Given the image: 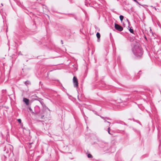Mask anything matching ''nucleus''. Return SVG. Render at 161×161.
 <instances>
[{"label":"nucleus","instance_id":"1","mask_svg":"<svg viewBox=\"0 0 161 161\" xmlns=\"http://www.w3.org/2000/svg\"><path fill=\"white\" fill-rule=\"evenodd\" d=\"M132 50L134 55L137 57L140 58L143 54L142 49L138 43L134 46Z\"/></svg>","mask_w":161,"mask_h":161},{"label":"nucleus","instance_id":"2","mask_svg":"<svg viewBox=\"0 0 161 161\" xmlns=\"http://www.w3.org/2000/svg\"><path fill=\"white\" fill-rule=\"evenodd\" d=\"M35 108L36 110L35 111V113L38 114L41 117V118L42 119L44 116V115L42 114L43 111L39 110L38 111V110L39 109V108L38 106L36 107Z\"/></svg>","mask_w":161,"mask_h":161},{"label":"nucleus","instance_id":"3","mask_svg":"<svg viewBox=\"0 0 161 161\" xmlns=\"http://www.w3.org/2000/svg\"><path fill=\"white\" fill-rule=\"evenodd\" d=\"M114 28L116 30L120 31H122L123 29L122 26L116 23L114 24Z\"/></svg>","mask_w":161,"mask_h":161},{"label":"nucleus","instance_id":"4","mask_svg":"<svg viewBox=\"0 0 161 161\" xmlns=\"http://www.w3.org/2000/svg\"><path fill=\"white\" fill-rule=\"evenodd\" d=\"M73 82L74 87H77L78 86V81L77 78L75 76L73 78Z\"/></svg>","mask_w":161,"mask_h":161},{"label":"nucleus","instance_id":"5","mask_svg":"<svg viewBox=\"0 0 161 161\" xmlns=\"http://www.w3.org/2000/svg\"><path fill=\"white\" fill-rule=\"evenodd\" d=\"M128 29H129V31L131 33L134 34L133 29L131 28H130L129 26H128Z\"/></svg>","mask_w":161,"mask_h":161},{"label":"nucleus","instance_id":"6","mask_svg":"<svg viewBox=\"0 0 161 161\" xmlns=\"http://www.w3.org/2000/svg\"><path fill=\"white\" fill-rule=\"evenodd\" d=\"M124 18V17L122 15H120L119 16V19L121 22H122V21L123 20Z\"/></svg>","mask_w":161,"mask_h":161},{"label":"nucleus","instance_id":"7","mask_svg":"<svg viewBox=\"0 0 161 161\" xmlns=\"http://www.w3.org/2000/svg\"><path fill=\"white\" fill-rule=\"evenodd\" d=\"M26 105H28L31 104V101H24Z\"/></svg>","mask_w":161,"mask_h":161},{"label":"nucleus","instance_id":"8","mask_svg":"<svg viewBox=\"0 0 161 161\" xmlns=\"http://www.w3.org/2000/svg\"><path fill=\"white\" fill-rule=\"evenodd\" d=\"M96 36L98 39H100V34L99 32H97L96 34Z\"/></svg>","mask_w":161,"mask_h":161},{"label":"nucleus","instance_id":"9","mask_svg":"<svg viewBox=\"0 0 161 161\" xmlns=\"http://www.w3.org/2000/svg\"><path fill=\"white\" fill-rule=\"evenodd\" d=\"M25 84L26 86H27L28 85L30 84V83L29 81L27 80L25 82Z\"/></svg>","mask_w":161,"mask_h":161},{"label":"nucleus","instance_id":"10","mask_svg":"<svg viewBox=\"0 0 161 161\" xmlns=\"http://www.w3.org/2000/svg\"><path fill=\"white\" fill-rule=\"evenodd\" d=\"M45 110L47 111H48L49 113H50V110L47 107H45V108H43Z\"/></svg>","mask_w":161,"mask_h":161},{"label":"nucleus","instance_id":"11","mask_svg":"<svg viewBox=\"0 0 161 161\" xmlns=\"http://www.w3.org/2000/svg\"><path fill=\"white\" fill-rule=\"evenodd\" d=\"M110 128L109 127L108 128V133L109 134H111L110 133Z\"/></svg>","mask_w":161,"mask_h":161},{"label":"nucleus","instance_id":"12","mask_svg":"<svg viewBox=\"0 0 161 161\" xmlns=\"http://www.w3.org/2000/svg\"><path fill=\"white\" fill-rule=\"evenodd\" d=\"M87 157L88 158H91L92 157V155L90 154H88L87 155Z\"/></svg>","mask_w":161,"mask_h":161},{"label":"nucleus","instance_id":"13","mask_svg":"<svg viewBox=\"0 0 161 161\" xmlns=\"http://www.w3.org/2000/svg\"><path fill=\"white\" fill-rule=\"evenodd\" d=\"M3 93H6V90H3Z\"/></svg>","mask_w":161,"mask_h":161},{"label":"nucleus","instance_id":"14","mask_svg":"<svg viewBox=\"0 0 161 161\" xmlns=\"http://www.w3.org/2000/svg\"><path fill=\"white\" fill-rule=\"evenodd\" d=\"M23 101H29V99L26 98H23Z\"/></svg>","mask_w":161,"mask_h":161},{"label":"nucleus","instance_id":"15","mask_svg":"<svg viewBox=\"0 0 161 161\" xmlns=\"http://www.w3.org/2000/svg\"><path fill=\"white\" fill-rule=\"evenodd\" d=\"M20 123H21V120L20 119H19L17 120Z\"/></svg>","mask_w":161,"mask_h":161},{"label":"nucleus","instance_id":"16","mask_svg":"<svg viewBox=\"0 0 161 161\" xmlns=\"http://www.w3.org/2000/svg\"><path fill=\"white\" fill-rule=\"evenodd\" d=\"M8 146L10 147V149H11V148H13L12 146L11 145H8Z\"/></svg>","mask_w":161,"mask_h":161},{"label":"nucleus","instance_id":"17","mask_svg":"<svg viewBox=\"0 0 161 161\" xmlns=\"http://www.w3.org/2000/svg\"><path fill=\"white\" fill-rule=\"evenodd\" d=\"M128 25H129V26H130V21L128 22Z\"/></svg>","mask_w":161,"mask_h":161},{"label":"nucleus","instance_id":"18","mask_svg":"<svg viewBox=\"0 0 161 161\" xmlns=\"http://www.w3.org/2000/svg\"><path fill=\"white\" fill-rule=\"evenodd\" d=\"M29 108V109L30 110V111H32V109H31V108Z\"/></svg>","mask_w":161,"mask_h":161},{"label":"nucleus","instance_id":"19","mask_svg":"<svg viewBox=\"0 0 161 161\" xmlns=\"http://www.w3.org/2000/svg\"><path fill=\"white\" fill-rule=\"evenodd\" d=\"M61 43L62 44H63V41L62 40H61Z\"/></svg>","mask_w":161,"mask_h":161},{"label":"nucleus","instance_id":"20","mask_svg":"<svg viewBox=\"0 0 161 161\" xmlns=\"http://www.w3.org/2000/svg\"><path fill=\"white\" fill-rule=\"evenodd\" d=\"M126 21H127V22L129 21V20L127 19H126Z\"/></svg>","mask_w":161,"mask_h":161},{"label":"nucleus","instance_id":"21","mask_svg":"<svg viewBox=\"0 0 161 161\" xmlns=\"http://www.w3.org/2000/svg\"><path fill=\"white\" fill-rule=\"evenodd\" d=\"M100 41V39H98L97 41L99 42Z\"/></svg>","mask_w":161,"mask_h":161},{"label":"nucleus","instance_id":"22","mask_svg":"<svg viewBox=\"0 0 161 161\" xmlns=\"http://www.w3.org/2000/svg\"><path fill=\"white\" fill-rule=\"evenodd\" d=\"M101 117L103 119H104V120H105V119H104V118L103 117Z\"/></svg>","mask_w":161,"mask_h":161},{"label":"nucleus","instance_id":"23","mask_svg":"<svg viewBox=\"0 0 161 161\" xmlns=\"http://www.w3.org/2000/svg\"><path fill=\"white\" fill-rule=\"evenodd\" d=\"M154 9H155V10H157V9H156V8H155V7H154Z\"/></svg>","mask_w":161,"mask_h":161},{"label":"nucleus","instance_id":"24","mask_svg":"<svg viewBox=\"0 0 161 161\" xmlns=\"http://www.w3.org/2000/svg\"><path fill=\"white\" fill-rule=\"evenodd\" d=\"M85 5L86 6H87V4H86V3L85 2Z\"/></svg>","mask_w":161,"mask_h":161},{"label":"nucleus","instance_id":"25","mask_svg":"<svg viewBox=\"0 0 161 161\" xmlns=\"http://www.w3.org/2000/svg\"><path fill=\"white\" fill-rule=\"evenodd\" d=\"M120 103H121V104H122V103H123V102H121Z\"/></svg>","mask_w":161,"mask_h":161},{"label":"nucleus","instance_id":"26","mask_svg":"<svg viewBox=\"0 0 161 161\" xmlns=\"http://www.w3.org/2000/svg\"><path fill=\"white\" fill-rule=\"evenodd\" d=\"M107 122L109 123L110 124V123L108 121H107Z\"/></svg>","mask_w":161,"mask_h":161},{"label":"nucleus","instance_id":"27","mask_svg":"<svg viewBox=\"0 0 161 161\" xmlns=\"http://www.w3.org/2000/svg\"><path fill=\"white\" fill-rule=\"evenodd\" d=\"M40 83H41V81L40 82Z\"/></svg>","mask_w":161,"mask_h":161},{"label":"nucleus","instance_id":"28","mask_svg":"<svg viewBox=\"0 0 161 161\" xmlns=\"http://www.w3.org/2000/svg\"><path fill=\"white\" fill-rule=\"evenodd\" d=\"M40 102L41 103H42V102H41V101H40Z\"/></svg>","mask_w":161,"mask_h":161}]
</instances>
